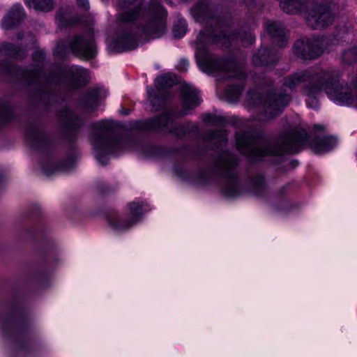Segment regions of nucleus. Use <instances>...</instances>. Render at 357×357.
<instances>
[{
	"label": "nucleus",
	"mask_w": 357,
	"mask_h": 357,
	"mask_svg": "<svg viewBox=\"0 0 357 357\" xmlns=\"http://www.w3.org/2000/svg\"><path fill=\"white\" fill-rule=\"evenodd\" d=\"M227 139V135L225 130L214 132L211 135V139H217L219 142H225Z\"/></svg>",
	"instance_id": "obj_25"
},
{
	"label": "nucleus",
	"mask_w": 357,
	"mask_h": 357,
	"mask_svg": "<svg viewBox=\"0 0 357 357\" xmlns=\"http://www.w3.org/2000/svg\"><path fill=\"white\" fill-rule=\"evenodd\" d=\"M216 142H218L219 144L217 145V147H219V145H220L222 142H219L217 139H215Z\"/></svg>",
	"instance_id": "obj_34"
},
{
	"label": "nucleus",
	"mask_w": 357,
	"mask_h": 357,
	"mask_svg": "<svg viewBox=\"0 0 357 357\" xmlns=\"http://www.w3.org/2000/svg\"><path fill=\"white\" fill-rule=\"evenodd\" d=\"M314 129H316V130H317V129L324 130V126H318V125H315V126H314Z\"/></svg>",
	"instance_id": "obj_32"
},
{
	"label": "nucleus",
	"mask_w": 357,
	"mask_h": 357,
	"mask_svg": "<svg viewBox=\"0 0 357 357\" xmlns=\"http://www.w3.org/2000/svg\"><path fill=\"white\" fill-rule=\"evenodd\" d=\"M71 72L75 79L82 84H86L89 80V72L88 70L80 66L71 68Z\"/></svg>",
	"instance_id": "obj_19"
},
{
	"label": "nucleus",
	"mask_w": 357,
	"mask_h": 357,
	"mask_svg": "<svg viewBox=\"0 0 357 357\" xmlns=\"http://www.w3.org/2000/svg\"><path fill=\"white\" fill-rule=\"evenodd\" d=\"M236 164L235 160L228 161L224 167V175L229 178L224 190V194L229 198L236 197L241 193L238 183L234 178V169Z\"/></svg>",
	"instance_id": "obj_12"
},
{
	"label": "nucleus",
	"mask_w": 357,
	"mask_h": 357,
	"mask_svg": "<svg viewBox=\"0 0 357 357\" xmlns=\"http://www.w3.org/2000/svg\"><path fill=\"white\" fill-rule=\"evenodd\" d=\"M187 24L184 20H178L173 29V34L175 38H182L186 33Z\"/></svg>",
	"instance_id": "obj_23"
},
{
	"label": "nucleus",
	"mask_w": 357,
	"mask_h": 357,
	"mask_svg": "<svg viewBox=\"0 0 357 357\" xmlns=\"http://www.w3.org/2000/svg\"><path fill=\"white\" fill-rule=\"evenodd\" d=\"M114 126V122L109 119L102 120L92 125L91 143L96 160L102 165L107 163L108 155L114 152L121 144V142L110 135V131Z\"/></svg>",
	"instance_id": "obj_5"
},
{
	"label": "nucleus",
	"mask_w": 357,
	"mask_h": 357,
	"mask_svg": "<svg viewBox=\"0 0 357 357\" xmlns=\"http://www.w3.org/2000/svg\"><path fill=\"white\" fill-rule=\"evenodd\" d=\"M290 96L287 93H271L266 96L264 102L265 112L260 118L261 121H266L279 115L289 104Z\"/></svg>",
	"instance_id": "obj_9"
},
{
	"label": "nucleus",
	"mask_w": 357,
	"mask_h": 357,
	"mask_svg": "<svg viewBox=\"0 0 357 357\" xmlns=\"http://www.w3.org/2000/svg\"><path fill=\"white\" fill-rule=\"evenodd\" d=\"M26 139L31 146L39 145L43 142V136L38 131L33 130L26 133Z\"/></svg>",
	"instance_id": "obj_20"
},
{
	"label": "nucleus",
	"mask_w": 357,
	"mask_h": 357,
	"mask_svg": "<svg viewBox=\"0 0 357 357\" xmlns=\"http://www.w3.org/2000/svg\"><path fill=\"white\" fill-rule=\"evenodd\" d=\"M8 110L7 108L4 109L0 113V119H1L2 121L5 120L6 116L8 114Z\"/></svg>",
	"instance_id": "obj_29"
},
{
	"label": "nucleus",
	"mask_w": 357,
	"mask_h": 357,
	"mask_svg": "<svg viewBox=\"0 0 357 357\" xmlns=\"http://www.w3.org/2000/svg\"><path fill=\"white\" fill-rule=\"evenodd\" d=\"M178 77L173 73H168L161 75L155 79L154 84L155 89L147 87V94L152 107L155 110L159 109V107L164 102V98L161 96V89L170 87L178 82Z\"/></svg>",
	"instance_id": "obj_8"
},
{
	"label": "nucleus",
	"mask_w": 357,
	"mask_h": 357,
	"mask_svg": "<svg viewBox=\"0 0 357 357\" xmlns=\"http://www.w3.org/2000/svg\"><path fill=\"white\" fill-rule=\"evenodd\" d=\"M339 77V73L335 70L312 74L306 70L296 73L287 78L284 84L292 89L301 83L309 82V86L305 87L303 93L308 97L306 102L310 107H317L316 96L323 90L335 103L357 107V77L353 86L340 83Z\"/></svg>",
	"instance_id": "obj_3"
},
{
	"label": "nucleus",
	"mask_w": 357,
	"mask_h": 357,
	"mask_svg": "<svg viewBox=\"0 0 357 357\" xmlns=\"http://www.w3.org/2000/svg\"><path fill=\"white\" fill-rule=\"evenodd\" d=\"M175 116V114L166 112L158 117L149 119L146 122V128L152 130L164 128L176 136L181 137L190 130V127L188 125L173 126Z\"/></svg>",
	"instance_id": "obj_7"
},
{
	"label": "nucleus",
	"mask_w": 357,
	"mask_h": 357,
	"mask_svg": "<svg viewBox=\"0 0 357 357\" xmlns=\"http://www.w3.org/2000/svg\"><path fill=\"white\" fill-rule=\"evenodd\" d=\"M24 16L22 6L20 4H15L3 18L2 26L6 29H12L22 20Z\"/></svg>",
	"instance_id": "obj_15"
},
{
	"label": "nucleus",
	"mask_w": 357,
	"mask_h": 357,
	"mask_svg": "<svg viewBox=\"0 0 357 357\" xmlns=\"http://www.w3.org/2000/svg\"><path fill=\"white\" fill-rule=\"evenodd\" d=\"M209 0H199L191 9V14L197 22H202L210 15Z\"/></svg>",
	"instance_id": "obj_16"
},
{
	"label": "nucleus",
	"mask_w": 357,
	"mask_h": 357,
	"mask_svg": "<svg viewBox=\"0 0 357 357\" xmlns=\"http://www.w3.org/2000/svg\"><path fill=\"white\" fill-rule=\"evenodd\" d=\"M215 30L214 36H210L208 31H202L196 43L195 55L200 69L208 74H222V78L235 77L243 79L245 73L232 61L217 59L208 54L207 45L215 43L221 46H227L231 40H240L244 45L252 44L255 37L250 32L231 33L229 30L225 31L218 35Z\"/></svg>",
	"instance_id": "obj_4"
},
{
	"label": "nucleus",
	"mask_w": 357,
	"mask_h": 357,
	"mask_svg": "<svg viewBox=\"0 0 357 357\" xmlns=\"http://www.w3.org/2000/svg\"><path fill=\"white\" fill-rule=\"evenodd\" d=\"M334 39L328 37L303 38L294 45V53L303 59H314L320 56L325 49L334 44Z\"/></svg>",
	"instance_id": "obj_6"
},
{
	"label": "nucleus",
	"mask_w": 357,
	"mask_h": 357,
	"mask_svg": "<svg viewBox=\"0 0 357 357\" xmlns=\"http://www.w3.org/2000/svg\"><path fill=\"white\" fill-rule=\"evenodd\" d=\"M202 120L208 124L215 125L216 123V118L210 114H204Z\"/></svg>",
	"instance_id": "obj_26"
},
{
	"label": "nucleus",
	"mask_w": 357,
	"mask_h": 357,
	"mask_svg": "<svg viewBox=\"0 0 357 357\" xmlns=\"http://www.w3.org/2000/svg\"><path fill=\"white\" fill-rule=\"evenodd\" d=\"M266 31L279 46L284 47L287 42L286 31L282 25L277 22L267 21L265 24Z\"/></svg>",
	"instance_id": "obj_14"
},
{
	"label": "nucleus",
	"mask_w": 357,
	"mask_h": 357,
	"mask_svg": "<svg viewBox=\"0 0 357 357\" xmlns=\"http://www.w3.org/2000/svg\"><path fill=\"white\" fill-rule=\"evenodd\" d=\"M143 1L118 0L116 7L121 27L109 44L114 51L135 49L140 33L159 37L165 31L167 13L160 0H151L150 6L142 9Z\"/></svg>",
	"instance_id": "obj_1"
},
{
	"label": "nucleus",
	"mask_w": 357,
	"mask_h": 357,
	"mask_svg": "<svg viewBox=\"0 0 357 357\" xmlns=\"http://www.w3.org/2000/svg\"><path fill=\"white\" fill-rule=\"evenodd\" d=\"M261 99L262 98L261 93L258 90L256 89L249 91L247 96V100L250 107H252L261 104Z\"/></svg>",
	"instance_id": "obj_21"
},
{
	"label": "nucleus",
	"mask_w": 357,
	"mask_h": 357,
	"mask_svg": "<svg viewBox=\"0 0 357 357\" xmlns=\"http://www.w3.org/2000/svg\"><path fill=\"white\" fill-rule=\"evenodd\" d=\"M278 57L273 54L270 50L260 49L258 52L253 55L252 63L255 66H268L275 63Z\"/></svg>",
	"instance_id": "obj_17"
},
{
	"label": "nucleus",
	"mask_w": 357,
	"mask_h": 357,
	"mask_svg": "<svg viewBox=\"0 0 357 357\" xmlns=\"http://www.w3.org/2000/svg\"><path fill=\"white\" fill-rule=\"evenodd\" d=\"M98 95V91H94V94L93 96H96Z\"/></svg>",
	"instance_id": "obj_35"
},
{
	"label": "nucleus",
	"mask_w": 357,
	"mask_h": 357,
	"mask_svg": "<svg viewBox=\"0 0 357 357\" xmlns=\"http://www.w3.org/2000/svg\"><path fill=\"white\" fill-rule=\"evenodd\" d=\"M241 92V89L240 87H238L235 89V92L234 94V98L237 99L239 97V95Z\"/></svg>",
	"instance_id": "obj_30"
},
{
	"label": "nucleus",
	"mask_w": 357,
	"mask_h": 357,
	"mask_svg": "<svg viewBox=\"0 0 357 357\" xmlns=\"http://www.w3.org/2000/svg\"><path fill=\"white\" fill-rule=\"evenodd\" d=\"M189 63L186 59H181L177 65V69L180 71H186L188 67Z\"/></svg>",
	"instance_id": "obj_27"
},
{
	"label": "nucleus",
	"mask_w": 357,
	"mask_h": 357,
	"mask_svg": "<svg viewBox=\"0 0 357 357\" xmlns=\"http://www.w3.org/2000/svg\"><path fill=\"white\" fill-rule=\"evenodd\" d=\"M70 50L77 55L89 59L97 54V48L91 35L75 36L69 43Z\"/></svg>",
	"instance_id": "obj_11"
},
{
	"label": "nucleus",
	"mask_w": 357,
	"mask_h": 357,
	"mask_svg": "<svg viewBox=\"0 0 357 357\" xmlns=\"http://www.w3.org/2000/svg\"><path fill=\"white\" fill-rule=\"evenodd\" d=\"M40 169L44 174L50 176L57 171L58 168L55 166L54 162L52 159H47V160L41 162Z\"/></svg>",
	"instance_id": "obj_22"
},
{
	"label": "nucleus",
	"mask_w": 357,
	"mask_h": 357,
	"mask_svg": "<svg viewBox=\"0 0 357 357\" xmlns=\"http://www.w3.org/2000/svg\"><path fill=\"white\" fill-rule=\"evenodd\" d=\"M236 146L243 155L252 160L266 155H279L285 153H296L307 144L317 153H324L335 147L337 140L333 136L324 137L320 139L310 141L307 132L294 130L283 137L276 145L268 144L261 137H255L252 132H239L236 135Z\"/></svg>",
	"instance_id": "obj_2"
},
{
	"label": "nucleus",
	"mask_w": 357,
	"mask_h": 357,
	"mask_svg": "<svg viewBox=\"0 0 357 357\" xmlns=\"http://www.w3.org/2000/svg\"><path fill=\"white\" fill-rule=\"evenodd\" d=\"M259 188L262 190L264 188V181L262 178H260V180L258 182Z\"/></svg>",
	"instance_id": "obj_31"
},
{
	"label": "nucleus",
	"mask_w": 357,
	"mask_h": 357,
	"mask_svg": "<svg viewBox=\"0 0 357 357\" xmlns=\"http://www.w3.org/2000/svg\"><path fill=\"white\" fill-rule=\"evenodd\" d=\"M181 91L185 114L187 111L194 109L200 104L198 92L192 86L188 84L183 85Z\"/></svg>",
	"instance_id": "obj_13"
},
{
	"label": "nucleus",
	"mask_w": 357,
	"mask_h": 357,
	"mask_svg": "<svg viewBox=\"0 0 357 357\" xmlns=\"http://www.w3.org/2000/svg\"><path fill=\"white\" fill-rule=\"evenodd\" d=\"M24 3L29 8L45 12L50 11L54 6L52 0H24Z\"/></svg>",
	"instance_id": "obj_18"
},
{
	"label": "nucleus",
	"mask_w": 357,
	"mask_h": 357,
	"mask_svg": "<svg viewBox=\"0 0 357 357\" xmlns=\"http://www.w3.org/2000/svg\"><path fill=\"white\" fill-rule=\"evenodd\" d=\"M129 208L132 218L129 220H123L118 217H112L108 222L111 228L116 232L126 231L135 225L140 220V216L146 211L144 203L133 202L130 203Z\"/></svg>",
	"instance_id": "obj_10"
},
{
	"label": "nucleus",
	"mask_w": 357,
	"mask_h": 357,
	"mask_svg": "<svg viewBox=\"0 0 357 357\" xmlns=\"http://www.w3.org/2000/svg\"><path fill=\"white\" fill-rule=\"evenodd\" d=\"M121 113L123 114H128V112L127 110H123L121 111Z\"/></svg>",
	"instance_id": "obj_33"
},
{
	"label": "nucleus",
	"mask_w": 357,
	"mask_h": 357,
	"mask_svg": "<svg viewBox=\"0 0 357 357\" xmlns=\"http://www.w3.org/2000/svg\"><path fill=\"white\" fill-rule=\"evenodd\" d=\"M77 2L79 6H81L86 10L88 9L89 7L88 0H77Z\"/></svg>",
	"instance_id": "obj_28"
},
{
	"label": "nucleus",
	"mask_w": 357,
	"mask_h": 357,
	"mask_svg": "<svg viewBox=\"0 0 357 357\" xmlns=\"http://www.w3.org/2000/svg\"><path fill=\"white\" fill-rule=\"evenodd\" d=\"M0 51L7 54L21 56V55L18 54L16 47L9 43H1L0 45Z\"/></svg>",
	"instance_id": "obj_24"
}]
</instances>
